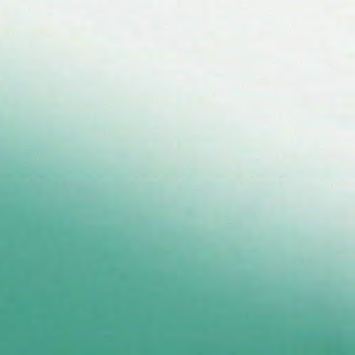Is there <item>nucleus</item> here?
I'll return each instance as SVG.
<instances>
[{
  "label": "nucleus",
  "instance_id": "1",
  "mask_svg": "<svg viewBox=\"0 0 355 355\" xmlns=\"http://www.w3.org/2000/svg\"><path fill=\"white\" fill-rule=\"evenodd\" d=\"M62 295H63V296L64 295V293H62Z\"/></svg>",
  "mask_w": 355,
  "mask_h": 355
}]
</instances>
